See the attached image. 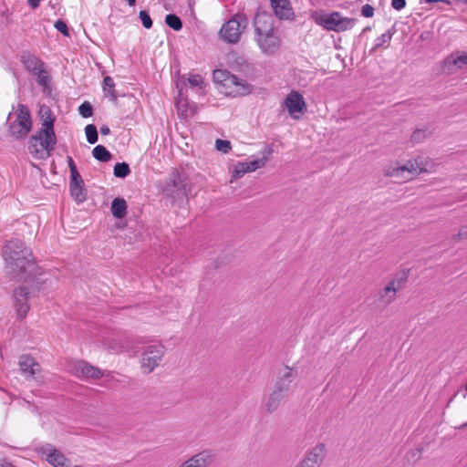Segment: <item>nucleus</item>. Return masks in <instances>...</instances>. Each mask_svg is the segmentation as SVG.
I'll use <instances>...</instances> for the list:
<instances>
[{
	"mask_svg": "<svg viewBox=\"0 0 467 467\" xmlns=\"http://www.w3.org/2000/svg\"><path fill=\"white\" fill-rule=\"evenodd\" d=\"M6 271L19 279L31 283L37 291L47 281V274L36 265L30 248L19 239L6 242L3 250Z\"/></svg>",
	"mask_w": 467,
	"mask_h": 467,
	"instance_id": "1",
	"label": "nucleus"
},
{
	"mask_svg": "<svg viewBox=\"0 0 467 467\" xmlns=\"http://www.w3.org/2000/svg\"><path fill=\"white\" fill-rule=\"evenodd\" d=\"M255 40L261 51L265 55L275 54L280 47V38L275 32L272 18L266 14H258L254 17Z\"/></svg>",
	"mask_w": 467,
	"mask_h": 467,
	"instance_id": "2",
	"label": "nucleus"
},
{
	"mask_svg": "<svg viewBox=\"0 0 467 467\" xmlns=\"http://www.w3.org/2000/svg\"><path fill=\"white\" fill-rule=\"evenodd\" d=\"M57 140L55 131L39 129L27 140V150L36 160H47L56 149Z\"/></svg>",
	"mask_w": 467,
	"mask_h": 467,
	"instance_id": "3",
	"label": "nucleus"
},
{
	"mask_svg": "<svg viewBox=\"0 0 467 467\" xmlns=\"http://www.w3.org/2000/svg\"><path fill=\"white\" fill-rule=\"evenodd\" d=\"M311 16L317 25L327 31L335 32L350 30L357 22L356 18L343 17L339 12H315Z\"/></svg>",
	"mask_w": 467,
	"mask_h": 467,
	"instance_id": "4",
	"label": "nucleus"
},
{
	"mask_svg": "<svg viewBox=\"0 0 467 467\" xmlns=\"http://www.w3.org/2000/svg\"><path fill=\"white\" fill-rule=\"evenodd\" d=\"M20 61L30 74L36 77L37 84L44 90L49 89L50 77L45 68L44 62L39 57L28 51H23L20 56Z\"/></svg>",
	"mask_w": 467,
	"mask_h": 467,
	"instance_id": "5",
	"label": "nucleus"
},
{
	"mask_svg": "<svg viewBox=\"0 0 467 467\" xmlns=\"http://www.w3.org/2000/svg\"><path fill=\"white\" fill-rule=\"evenodd\" d=\"M247 25V17L243 14H236L223 25L219 31V36L228 44H236Z\"/></svg>",
	"mask_w": 467,
	"mask_h": 467,
	"instance_id": "6",
	"label": "nucleus"
},
{
	"mask_svg": "<svg viewBox=\"0 0 467 467\" xmlns=\"http://www.w3.org/2000/svg\"><path fill=\"white\" fill-rule=\"evenodd\" d=\"M32 129V120L26 106L19 104L16 119L10 121L8 132L16 140L25 139Z\"/></svg>",
	"mask_w": 467,
	"mask_h": 467,
	"instance_id": "7",
	"label": "nucleus"
},
{
	"mask_svg": "<svg viewBox=\"0 0 467 467\" xmlns=\"http://www.w3.org/2000/svg\"><path fill=\"white\" fill-rule=\"evenodd\" d=\"M187 177L184 173L173 171L165 180L162 185V192L166 196L173 199L182 198L188 192Z\"/></svg>",
	"mask_w": 467,
	"mask_h": 467,
	"instance_id": "8",
	"label": "nucleus"
},
{
	"mask_svg": "<svg viewBox=\"0 0 467 467\" xmlns=\"http://www.w3.org/2000/svg\"><path fill=\"white\" fill-rule=\"evenodd\" d=\"M422 161L419 159L409 161L405 165L389 167L384 170L387 177L396 178L401 181H409L415 175L425 172L427 170L421 167Z\"/></svg>",
	"mask_w": 467,
	"mask_h": 467,
	"instance_id": "9",
	"label": "nucleus"
},
{
	"mask_svg": "<svg viewBox=\"0 0 467 467\" xmlns=\"http://www.w3.org/2000/svg\"><path fill=\"white\" fill-rule=\"evenodd\" d=\"M165 348L162 345L148 346L141 356V369L143 373L152 372L162 360Z\"/></svg>",
	"mask_w": 467,
	"mask_h": 467,
	"instance_id": "10",
	"label": "nucleus"
},
{
	"mask_svg": "<svg viewBox=\"0 0 467 467\" xmlns=\"http://www.w3.org/2000/svg\"><path fill=\"white\" fill-rule=\"evenodd\" d=\"M29 296L30 292L26 285H20L14 289L13 305L20 319L25 318L30 309Z\"/></svg>",
	"mask_w": 467,
	"mask_h": 467,
	"instance_id": "11",
	"label": "nucleus"
},
{
	"mask_svg": "<svg viewBox=\"0 0 467 467\" xmlns=\"http://www.w3.org/2000/svg\"><path fill=\"white\" fill-rule=\"evenodd\" d=\"M285 107L294 119H299L300 115L306 110L303 96L297 91H291L285 99Z\"/></svg>",
	"mask_w": 467,
	"mask_h": 467,
	"instance_id": "12",
	"label": "nucleus"
},
{
	"mask_svg": "<svg viewBox=\"0 0 467 467\" xmlns=\"http://www.w3.org/2000/svg\"><path fill=\"white\" fill-rule=\"evenodd\" d=\"M223 87L230 89L227 94L233 97L245 96L253 91V86L251 84L230 72Z\"/></svg>",
	"mask_w": 467,
	"mask_h": 467,
	"instance_id": "13",
	"label": "nucleus"
},
{
	"mask_svg": "<svg viewBox=\"0 0 467 467\" xmlns=\"http://www.w3.org/2000/svg\"><path fill=\"white\" fill-rule=\"evenodd\" d=\"M297 377V368H289L286 366L279 370L274 389L288 396L291 383Z\"/></svg>",
	"mask_w": 467,
	"mask_h": 467,
	"instance_id": "14",
	"label": "nucleus"
},
{
	"mask_svg": "<svg viewBox=\"0 0 467 467\" xmlns=\"http://www.w3.org/2000/svg\"><path fill=\"white\" fill-rule=\"evenodd\" d=\"M407 280V276H401L392 279L388 285L379 291V301L387 306L391 304L396 299L397 291L401 289Z\"/></svg>",
	"mask_w": 467,
	"mask_h": 467,
	"instance_id": "15",
	"label": "nucleus"
},
{
	"mask_svg": "<svg viewBox=\"0 0 467 467\" xmlns=\"http://www.w3.org/2000/svg\"><path fill=\"white\" fill-rule=\"evenodd\" d=\"M70 371L78 378L100 379L103 376L102 371L93 367L84 360H78L70 366Z\"/></svg>",
	"mask_w": 467,
	"mask_h": 467,
	"instance_id": "16",
	"label": "nucleus"
},
{
	"mask_svg": "<svg viewBox=\"0 0 467 467\" xmlns=\"http://www.w3.org/2000/svg\"><path fill=\"white\" fill-rule=\"evenodd\" d=\"M43 455H45L46 460L49 464L54 467H68L69 461L66 458V456L57 450L52 444H46L41 447L39 451Z\"/></svg>",
	"mask_w": 467,
	"mask_h": 467,
	"instance_id": "17",
	"label": "nucleus"
},
{
	"mask_svg": "<svg viewBox=\"0 0 467 467\" xmlns=\"http://www.w3.org/2000/svg\"><path fill=\"white\" fill-rule=\"evenodd\" d=\"M325 445L317 444L306 454L296 467H320L325 457Z\"/></svg>",
	"mask_w": 467,
	"mask_h": 467,
	"instance_id": "18",
	"label": "nucleus"
},
{
	"mask_svg": "<svg viewBox=\"0 0 467 467\" xmlns=\"http://www.w3.org/2000/svg\"><path fill=\"white\" fill-rule=\"evenodd\" d=\"M285 397H287V395L273 389V390L268 395L264 397L262 401V408L265 410V412L273 413L278 410Z\"/></svg>",
	"mask_w": 467,
	"mask_h": 467,
	"instance_id": "19",
	"label": "nucleus"
},
{
	"mask_svg": "<svg viewBox=\"0 0 467 467\" xmlns=\"http://www.w3.org/2000/svg\"><path fill=\"white\" fill-rule=\"evenodd\" d=\"M467 66V53L457 52L447 57L444 60V67L448 73H453L457 69L462 68Z\"/></svg>",
	"mask_w": 467,
	"mask_h": 467,
	"instance_id": "20",
	"label": "nucleus"
},
{
	"mask_svg": "<svg viewBox=\"0 0 467 467\" xmlns=\"http://www.w3.org/2000/svg\"><path fill=\"white\" fill-rule=\"evenodd\" d=\"M275 15L279 19H290L294 16L289 0H270Z\"/></svg>",
	"mask_w": 467,
	"mask_h": 467,
	"instance_id": "21",
	"label": "nucleus"
},
{
	"mask_svg": "<svg viewBox=\"0 0 467 467\" xmlns=\"http://www.w3.org/2000/svg\"><path fill=\"white\" fill-rule=\"evenodd\" d=\"M19 369L26 378L33 377L39 370V364L28 356L23 355L18 361Z\"/></svg>",
	"mask_w": 467,
	"mask_h": 467,
	"instance_id": "22",
	"label": "nucleus"
},
{
	"mask_svg": "<svg viewBox=\"0 0 467 467\" xmlns=\"http://www.w3.org/2000/svg\"><path fill=\"white\" fill-rule=\"evenodd\" d=\"M39 119L41 121L42 130L55 131L54 130V123L56 120L55 116L53 115L49 107L44 105L40 107L39 109Z\"/></svg>",
	"mask_w": 467,
	"mask_h": 467,
	"instance_id": "23",
	"label": "nucleus"
},
{
	"mask_svg": "<svg viewBox=\"0 0 467 467\" xmlns=\"http://www.w3.org/2000/svg\"><path fill=\"white\" fill-rule=\"evenodd\" d=\"M272 152L273 149L270 146H266L262 152L263 156L261 158L245 161L247 172L254 171L257 169L264 167Z\"/></svg>",
	"mask_w": 467,
	"mask_h": 467,
	"instance_id": "24",
	"label": "nucleus"
},
{
	"mask_svg": "<svg viewBox=\"0 0 467 467\" xmlns=\"http://www.w3.org/2000/svg\"><path fill=\"white\" fill-rule=\"evenodd\" d=\"M111 213L115 218L122 219L127 213V203L122 198H115L111 202Z\"/></svg>",
	"mask_w": 467,
	"mask_h": 467,
	"instance_id": "25",
	"label": "nucleus"
},
{
	"mask_svg": "<svg viewBox=\"0 0 467 467\" xmlns=\"http://www.w3.org/2000/svg\"><path fill=\"white\" fill-rule=\"evenodd\" d=\"M71 197L78 202L82 203L87 200V191L84 184L69 185Z\"/></svg>",
	"mask_w": 467,
	"mask_h": 467,
	"instance_id": "26",
	"label": "nucleus"
},
{
	"mask_svg": "<svg viewBox=\"0 0 467 467\" xmlns=\"http://www.w3.org/2000/svg\"><path fill=\"white\" fill-rule=\"evenodd\" d=\"M93 157L102 162L111 160L112 154L103 145H97L92 150Z\"/></svg>",
	"mask_w": 467,
	"mask_h": 467,
	"instance_id": "27",
	"label": "nucleus"
},
{
	"mask_svg": "<svg viewBox=\"0 0 467 467\" xmlns=\"http://www.w3.org/2000/svg\"><path fill=\"white\" fill-rule=\"evenodd\" d=\"M394 33H395V29L391 28V29H389L384 34H382L381 36H379V37H377L375 39L374 47L370 52L372 53L376 49H378L381 47H384L385 44H387V46H388L389 44Z\"/></svg>",
	"mask_w": 467,
	"mask_h": 467,
	"instance_id": "28",
	"label": "nucleus"
},
{
	"mask_svg": "<svg viewBox=\"0 0 467 467\" xmlns=\"http://www.w3.org/2000/svg\"><path fill=\"white\" fill-rule=\"evenodd\" d=\"M103 91L110 96L111 100H117L115 83L113 78L109 76H107L103 78Z\"/></svg>",
	"mask_w": 467,
	"mask_h": 467,
	"instance_id": "29",
	"label": "nucleus"
},
{
	"mask_svg": "<svg viewBox=\"0 0 467 467\" xmlns=\"http://www.w3.org/2000/svg\"><path fill=\"white\" fill-rule=\"evenodd\" d=\"M165 23L168 26L175 31H180L182 28V19L174 14H169L165 16Z\"/></svg>",
	"mask_w": 467,
	"mask_h": 467,
	"instance_id": "30",
	"label": "nucleus"
},
{
	"mask_svg": "<svg viewBox=\"0 0 467 467\" xmlns=\"http://www.w3.org/2000/svg\"><path fill=\"white\" fill-rule=\"evenodd\" d=\"M130 173V169L126 162H118L114 166V175L118 178H126Z\"/></svg>",
	"mask_w": 467,
	"mask_h": 467,
	"instance_id": "31",
	"label": "nucleus"
},
{
	"mask_svg": "<svg viewBox=\"0 0 467 467\" xmlns=\"http://www.w3.org/2000/svg\"><path fill=\"white\" fill-rule=\"evenodd\" d=\"M85 133L87 137V140L90 144H95L98 141V130L97 127L93 124H88L85 128Z\"/></svg>",
	"mask_w": 467,
	"mask_h": 467,
	"instance_id": "32",
	"label": "nucleus"
},
{
	"mask_svg": "<svg viewBox=\"0 0 467 467\" xmlns=\"http://www.w3.org/2000/svg\"><path fill=\"white\" fill-rule=\"evenodd\" d=\"M188 82L192 87H198L202 89L205 87L204 80L202 77L199 74H191L188 78Z\"/></svg>",
	"mask_w": 467,
	"mask_h": 467,
	"instance_id": "33",
	"label": "nucleus"
},
{
	"mask_svg": "<svg viewBox=\"0 0 467 467\" xmlns=\"http://www.w3.org/2000/svg\"><path fill=\"white\" fill-rule=\"evenodd\" d=\"M78 113L83 118H89L93 115V107L88 101H84L78 107Z\"/></svg>",
	"mask_w": 467,
	"mask_h": 467,
	"instance_id": "34",
	"label": "nucleus"
},
{
	"mask_svg": "<svg viewBox=\"0 0 467 467\" xmlns=\"http://www.w3.org/2000/svg\"><path fill=\"white\" fill-rule=\"evenodd\" d=\"M229 75V71L223 69H216L213 73V77L215 82L221 83L223 86L226 82V78Z\"/></svg>",
	"mask_w": 467,
	"mask_h": 467,
	"instance_id": "35",
	"label": "nucleus"
},
{
	"mask_svg": "<svg viewBox=\"0 0 467 467\" xmlns=\"http://www.w3.org/2000/svg\"><path fill=\"white\" fill-rule=\"evenodd\" d=\"M215 148L223 153H227L231 150V142L226 140L217 139L215 141Z\"/></svg>",
	"mask_w": 467,
	"mask_h": 467,
	"instance_id": "36",
	"label": "nucleus"
},
{
	"mask_svg": "<svg viewBox=\"0 0 467 467\" xmlns=\"http://www.w3.org/2000/svg\"><path fill=\"white\" fill-rule=\"evenodd\" d=\"M246 172H247V168H246L245 161L238 162V163L234 166V170L233 177H234V179H239V178H241L244 174H245Z\"/></svg>",
	"mask_w": 467,
	"mask_h": 467,
	"instance_id": "37",
	"label": "nucleus"
},
{
	"mask_svg": "<svg viewBox=\"0 0 467 467\" xmlns=\"http://www.w3.org/2000/svg\"><path fill=\"white\" fill-rule=\"evenodd\" d=\"M426 136H427L426 130L418 129L412 133L410 140L413 143H420V142L423 141V140L426 138Z\"/></svg>",
	"mask_w": 467,
	"mask_h": 467,
	"instance_id": "38",
	"label": "nucleus"
},
{
	"mask_svg": "<svg viewBox=\"0 0 467 467\" xmlns=\"http://www.w3.org/2000/svg\"><path fill=\"white\" fill-rule=\"evenodd\" d=\"M139 16L142 22V25L145 28L150 29L152 26V20L149 15V13L145 10H141L139 14Z\"/></svg>",
	"mask_w": 467,
	"mask_h": 467,
	"instance_id": "39",
	"label": "nucleus"
},
{
	"mask_svg": "<svg viewBox=\"0 0 467 467\" xmlns=\"http://www.w3.org/2000/svg\"><path fill=\"white\" fill-rule=\"evenodd\" d=\"M84 184V181L78 170L70 171L69 185Z\"/></svg>",
	"mask_w": 467,
	"mask_h": 467,
	"instance_id": "40",
	"label": "nucleus"
},
{
	"mask_svg": "<svg viewBox=\"0 0 467 467\" xmlns=\"http://www.w3.org/2000/svg\"><path fill=\"white\" fill-rule=\"evenodd\" d=\"M54 26H55V28L57 31H59L65 36H69L68 27H67V24L63 20H61V19L57 20L55 22V24H54Z\"/></svg>",
	"mask_w": 467,
	"mask_h": 467,
	"instance_id": "41",
	"label": "nucleus"
},
{
	"mask_svg": "<svg viewBox=\"0 0 467 467\" xmlns=\"http://www.w3.org/2000/svg\"><path fill=\"white\" fill-rule=\"evenodd\" d=\"M233 65L241 70H244L250 67V64L243 57H236L233 61Z\"/></svg>",
	"mask_w": 467,
	"mask_h": 467,
	"instance_id": "42",
	"label": "nucleus"
},
{
	"mask_svg": "<svg viewBox=\"0 0 467 467\" xmlns=\"http://www.w3.org/2000/svg\"><path fill=\"white\" fill-rule=\"evenodd\" d=\"M361 14L365 17H372L374 15V7L370 5H364L361 8Z\"/></svg>",
	"mask_w": 467,
	"mask_h": 467,
	"instance_id": "43",
	"label": "nucleus"
},
{
	"mask_svg": "<svg viewBox=\"0 0 467 467\" xmlns=\"http://www.w3.org/2000/svg\"><path fill=\"white\" fill-rule=\"evenodd\" d=\"M391 6L400 11L406 6V0H391Z\"/></svg>",
	"mask_w": 467,
	"mask_h": 467,
	"instance_id": "44",
	"label": "nucleus"
},
{
	"mask_svg": "<svg viewBox=\"0 0 467 467\" xmlns=\"http://www.w3.org/2000/svg\"><path fill=\"white\" fill-rule=\"evenodd\" d=\"M460 239H467V225L465 226H462L458 234L453 236V240L454 241H457V240H460Z\"/></svg>",
	"mask_w": 467,
	"mask_h": 467,
	"instance_id": "45",
	"label": "nucleus"
},
{
	"mask_svg": "<svg viewBox=\"0 0 467 467\" xmlns=\"http://www.w3.org/2000/svg\"><path fill=\"white\" fill-rule=\"evenodd\" d=\"M67 165H68V168H69L70 171H73V170H78L77 166H76V164L74 162V160L72 159V157L67 156Z\"/></svg>",
	"mask_w": 467,
	"mask_h": 467,
	"instance_id": "46",
	"label": "nucleus"
},
{
	"mask_svg": "<svg viewBox=\"0 0 467 467\" xmlns=\"http://www.w3.org/2000/svg\"><path fill=\"white\" fill-rule=\"evenodd\" d=\"M100 133L102 135H109L110 133V130L107 125H102L100 127Z\"/></svg>",
	"mask_w": 467,
	"mask_h": 467,
	"instance_id": "47",
	"label": "nucleus"
},
{
	"mask_svg": "<svg viewBox=\"0 0 467 467\" xmlns=\"http://www.w3.org/2000/svg\"><path fill=\"white\" fill-rule=\"evenodd\" d=\"M28 4L32 8H36L40 4V0H28Z\"/></svg>",
	"mask_w": 467,
	"mask_h": 467,
	"instance_id": "48",
	"label": "nucleus"
},
{
	"mask_svg": "<svg viewBox=\"0 0 467 467\" xmlns=\"http://www.w3.org/2000/svg\"><path fill=\"white\" fill-rule=\"evenodd\" d=\"M130 6L135 5L136 0H126Z\"/></svg>",
	"mask_w": 467,
	"mask_h": 467,
	"instance_id": "49",
	"label": "nucleus"
},
{
	"mask_svg": "<svg viewBox=\"0 0 467 467\" xmlns=\"http://www.w3.org/2000/svg\"><path fill=\"white\" fill-rule=\"evenodd\" d=\"M427 3H438V2H443V0H425Z\"/></svg>",
	"mask_w": 467,
	"mask_h": 467,
	"instance_id": "50",
	"label": "nucleus"
},
{
	"mask_svg": "<svg viewBox=\"0 0 467 467\" xmlns=\"http://www.w3.org/2000/svg\"><path fill=\"white\" fill-rule=\"evenodd\" d=\"M2 467H16V466H15L12 463H6V464L3 465Z\"/></svg>",
	"mask_w": 467,
	"mask_h": 467,
	"instance_id": "51",
	"label": "nucleus"
},
{
	"mask_svg": "<svg viewBox=\"0 0 467 467\" xmlns=\"http://www.w3.org/2000/svg\"><path fill=\"white\" fill-rule=\"evenodd\" d=\"M369 30H370V27H369V26H367V27H365V28L363 29V31H364V32H366V31H369Z\"/></svg>",
	"mask_w": 467,
	"mask_h": 467,
	"instance_id": "52",
	"label": "nucleus"
},
{
	"mask_svg": "<svg viewBox=\"0 0 467 467\" xmlns=\"http://www.w3.org/2000/svg\"><path fill=\"white\" fill-rule=\"evenodd\" d=\"M12 113H9L8 119L10 120Z\"/></svg>",
	"mask_w": 467,
	"mask_h": 467,
	"instance_id": "53",
	"label": "nucleus"
},
{
	"mask_svg": "<svg viewBox=\"0 0 467 467\" xmlns=\"http://www.w3.org/2000/svg\"><path fill=\"white\" fill-rule=\"evenodd\" d=\"M465 391L467 392V385L465 386Z\"/></svg>",
	"mask_w": 467,
	"mask_h": 467,
	"instance_id": "54",
	"label": "nucleus"
},
{
	"mask_svg": "<svg viewBox=\"0 0 467 467\" xmlns=\"http://www.w3.org/2000/svg\"><path fill=\"white\" fill-rule=\"evenodd\" d=\"M75 467H81V466L77 465V466H75Z\"/></svg>",
	"mask_w": 467,
	"mask_h": 467,
	"instance_id": "55",
	"label": "nucleus"
}]
</instances>
